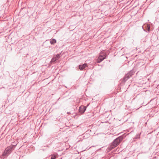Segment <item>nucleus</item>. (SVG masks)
I'll return each instance as SVG.
<instances>
[{"label": "nucleus", "instance_id": "nucleus-1", "mask_svg": "<svg viewBox=\"0 0 159 159\" xmlns=\"http://www.w3.org/2000/svg\"><path fill=\"white\" fill-rule=\"evenodd\" d=\"M124 138L123 136H121L116 138L113 141L109 147L110 149H112L116 147L121 141Z\"/></svg>", "mask_w": 159, "mask_h": 159}, {"label": "nucleus", "instance_id": "nucleus-4", "mask_svg": "<svg viewBox=\"0 0 159 159\" xmlns=\"http://www.w3.org/2000/svg\"><path fill=\"white\" fill-rule=\"evenodd\" d=\"M134 73L133 70H131L128 73L126 74L125 77L124 78V80L125 81L127 80L129 78H130V76L133 75Z\"/></svg>", "mask_w": 159, "mask_h": 159}, {"label": "nucleus", "instance_id": "nucleus-9", "mask_svg": "<svg viewBox=\"0 0 159 159\" xmlns=\"http://www.w3.org/2000/svg\"><path fill=\"white\" fill-rule=\"evenodd\" d=\"M6 156H3L2 154V156H0V159H4V158Z\"/></svg>", "mask_w": 159, "mask_h": 159}, {"label": "nucleus", "instance_id": "nucleus-10", "mask_svg": "<svg viewBox=\"0 0 159 159\" xmlns=\"http://www.w3.org/2000/svg\"><path fill=\"white\" fill-rule=\"evenodd\" d=\"M51 159H55L56 158V157L55 156H52L51 158Z\"/></svg>", "mask_w": 159, "mask_h": 159}, {"label": "nucleus", "instance_id": "nucleus-3", "mask_svg": "<svg viewBox=\"0 0 159 159\" xmlns=\"http://www.w3.org/2000/svg\"><path fill=\"white\" fill-rule=\"evenodd\" d=\"M107 55L106 54L103 53L102 52H100V55L97 59V63H99L102 62L103 60L106 58Z\"/></svg>", "mask_w": 159, "mask_h": 159}, {"label": "nucleus", "instance_id": "nucleus-11", "mask_svg": "<svg viewBox=\"0 0 159 159\" xmlns=\"http://www.w3.org/2000/svg\"><path fill=\"white\" fill-rule=\"evenodd\" d=\"M140 135L139 134H137L136 136V138H139Z\"/></svg>", "mask_w": 159, "mask_h": 159}, {"label": "nucleus", "instance_id": "nucleus-5", "mask_svg": "<svg viewBox=\"0 0 159 159\" xmlns=\"http://www.w3.org/2000/svg\"><path fill=\"white\" fill-rule=\"evenodd\" d=\"M86 109V106H81L79 107V111L81 114H83L85 111Z\"/></svg>", "mask_w": 159, "mask_h": 159}, {"label": "nucleus", "instance_id": "nucleus-7", "mask_svg": "<svg viewBox=\"0 0 159 159\" xmlns=\"http://www.w3.org/2000/svg\"><path fill=\"white\" fill-rule=\"evenodd\" d=\"M87 66V64L86 63H84L83 65H80L79 66V69L82 70H83Z\"/></svg>", "mask_w": 159, "mask_h": 159}, {"label": "nucleus", "instance_id": "nucleus-8", "mask_svg": "<svg viewBox=\"0 0 159 159\" xmlns=\"http://www.w3.org/2000/svg\"><path fill=\"white\" fill-rule=\"evenodd\" d=\"M56 40L55 39H52L50 41V43L51 44H54V43H56Z\"/></svg>", "mask_w": 159, "mask_h": 159}, {"label": "nucleus", "instance_id": "nucleus-6", "mask_svg": "<svg viewBox=\"0 0 159 159\" xmlns=\"http://www.w3.org/2000/svg\"><path fill=\"white\" fill-rule=\"evenodd\" d=\"M60 57V55L59 54H57L51 60V62H54L56 61Z\"/></svg>", "mask_w": 159, "mask_h": 159}, {"label": "nucleus", "instance_id": "nucleus-2", "mask_svg": "<svg viewBox=\"0 0 159 159\" xmlns=\"http://www.w3.org/2000/svg\"><path fill=\"white\" fill-rule=\"evenodd\" d=\"M15 146L11 145L6 148L4 151L2 153L3 156H8L14 148Z\"/></svg>", "mask_w": 159, "mask_h": 159}]
</instances>
